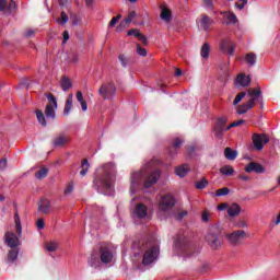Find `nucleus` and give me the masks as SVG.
<instances>
[{
  "label": "nucleus",
  "instance_id": "f257e3e1",
  "mask_svg": "<svg viewBox=\"0 0 280 280\" xmlns=\"http://www.w3.org/2000/svg\"><path fill=\"white\" fill-rule=\"evenodd\" d=\"M45 96L49 102L46 105L45 113H43V109H35L37 121L43 128H47V119H56V109L58 108V100H56V96L51 93H46Z\"/></svg>",
  "mask_w": 280,
  "mask_h": 280
},
{
  "label": "nucleus",
  "instance_id": "f03ea898",
  "mask_svg": "<svg viewBox=\"0 0 280 280\" xmlns=\"http://www.w3.org/2000/svg\"><path fill=\"white\" fill-rule=\"evenodd\" d=\"M132 250L135 257H138V255H141V253H144L142 258L143 266L154 264L159 257V247H149L148 243H144L143 241L133 243Z\"/></svg>",
  "mask_w": 280,
  "mask_h": 280
},
{
  "label": "nucleus",
  "instance_id": "7ed1b4c3",
  "mask_svg": "<svg viewBox=\"0 0 280 280\" xmlns=\"http://www.w3.org/2000/svg\"><path fill=\"white\" fill-rule=\"evenodd\" d=\"M170 167V164L153 159L149 162H147L139 171V173H136L135 176H161L163 174V170H167Z\"/></svg>",
  "mask_w": 280,
  "mask_h": 280
},
{
  "label": "nucleus",
  "instance_id": "20e7f679",
  "mask_svg": "<svg viewBox=\"0 0 280 280\" xmlns=\"http://www.w3.org/2000/svg\"><path fill=\"white\" fill-rule=\"evenodd\" d=\"M247 93L250 100L237 107L236 112L238 115H246L248 110L255 108V102H260V104L264 102V96H261V88H256L254 90L249 89L247 90Z\"/></svg>",
  "mask_w": 280,
  "mask_h": 280
},
{
  "label": "nucleus",
  "instance_id": "39448f33",
  "mask_svg": "<svg viewBox=\"0 0 280 280\" xmlns=\"http://www.w3.org/2000/svg\"><path fill=\"white\" fill-rule=\"evenodd\" d=\"M228 121L229 119L224 116L217 119V122L213 127V133L217 139H222V137H224V131L231 130V128H237V126H242V124H244V119H240L226 127Z\"/></svg>",
  "mask_w": 280,
  "mask_h": 280
},
{
  "label": "nucleus",
  "instance_id": "423d86ee",
  "mask_svg": "<svg viewBox=\"0 0 280 280\" xmlns=\"http://www.w3.org/2000/svg\"><path fill=\"white\" fill-rule=\"evenodd\" d=\"M246 237H248V235L244 230H234L231 233L225 234V240L228 244L232 246V248L243 246L244 240H246Z\"/></svg>",
  "mask_w": 280,
  "mask_h": 280
},
{
  "label": "nucleus",
  "instance_id": "0eeeda50",
  "mask_svg": "<svg viewBox=\"0 0 280 280\" xmlns=\"http://www.w3.org/2000/svg\"><path fill=\"white\" fill-rule=\"evenodd\" d=\"M206 241L212 250H219L222 248V241L220 240V230L217 226H212L210 232L206 236Z\"/></svg>",
  "mask_w": 280,
  "mask_h": 280
},
{
  "label": "nucleus",
  "instance_id": "6e6552de",
  "mask_svg": "<svg viewBox=\"0 0 280 280\" xmlns=\"http://www.w3.org/2000/svg\"><path fill=\"white\" fill-rule=\"evenodd\" d=\"M116 93H117V88L113 82L103 83L98 90V95L103 100H113Z\"/></svg>",
  "mask_w": 280,
  "mask_h": 280
},
{
  "label": "nucleus",
  "instance_id": "1a4fd4ad",
  "mask_svg": "<svg viewBox=\"0 0 280 280\" xmlns=\"http://www.w3.org/2000/svg\"><path fill=\"white\" fill-rule=\"evenodd\" d=\"M94 185L97 191H107V189H113L114 187L113 178L109 176L95 177Z\"/></svg>",
  "mask_w": 280,
  "mask_h": 280
},
{
  "label": "nucleus",
  "instance_id": "9d476101",
  "mask_svg": "<svg viewBox=\"0 0 280 280\" xmlns=\"http://www.w3.org/2000/svg\"><path fill=\"white\" fill-rule=\"evenodd\" d=\"M174 205H176V199H174V196L165 195L159 202V211L162 213H167V211H172V209H174Z\"/></svg>",
  "mask_w": 280,
  "mask_h": 280
},
{
  "label": "nucleus",
  "instance_id": "9b49d317",
  "mask_svg": "<svg viewBox=\"0 0 280 280\" xmlns=\"http://www.w3.org/2000/svg\"><path fill=\"white\" fill-rule=\"evenodd\" d=\"M252 141L254 143L255 150L260 152V150H264V145L270 142V138H268L266 133H254L252 136Z\"/></svg>",
  "mask_w": 280,
  "mask_h": 280
},
{
  "label": "nucleus",
  "instance_id": "f8f14e48",
  "mask_svg": "<svg viewBox=\"0 0 280 280\" xmlns=\"http://www.w3.org/2000/svg\"><path fill=\"white\" fill-rule=\"evenodd\" d=\"M133 220H143V218H148V207L143 203H138L132 212Z\"/></svg>",
  "mask_w": 280,
  "mask_h": 280
},
{
  "label": "nucleus",
  "instance_id": "ddd939ff",
  "mask_svg": "<svg viewBox=\"0 0 280 280\" xmlns=\"http://www.w3.org/2000/svg\"><path fill=\"white\" fill-rule=\"evenodd\" d=\"M245 172H247V174H253V172L254 174H264L266 168L257 162H250L245 166Z\"/></svg>",
  "mask_w": 280,
  "mask_h": 280
},
{
  "label": "nucleus",
  "instance_id": "4468645a",
  "mask_svg": "<svg viewBox=\"0 0 280 280\" xmlns=\"http://www.w3.org/2000/svg\"><path fill=\"white\" fill-rule=\"evenodd\" d=\"M4 242H5L7 246H9L10 248H16V246L21 245V242L19 241V237L15 236V234L12 233V232H7L5 233Z\"/></svg>",
  "mask_w": 280,
  "mask_h": 280
},
{
  "label": "nucleus",
  "instance_id": "2eb2a0df",
  "mask_svg": "<svg viewBox=\"0 0 280 280\" xmlns=\"http://www.w3.org/2000/svg\"><path fill=\"white\" fill-rule=\"evenodd\" d=\"M101 170L105 176H116L117 165L113 162L105 163L101 166Z\"/></svg>",
  "mask_w": 280,
  "mask_h": 280
},
{
  "label": "nucleus",
  "instance_id": "dca6fc26",
  "mask_svg": "<svg viewBox=\"0 0 280 280\" xmlns=\"http://www.w3.org/2000/svg\"><path fill=\"white\" fill-rule=\"evenodd\" d=\"M51 143L55 148H65L69 143V138L67 135L61 133L56 136Z\"/></svg>",
  "mask_w": 280,
  "mask_h": 280
},
{
  "label": "nucleus",
  "instance_id": "f3484780",
  "mask_svg": "<svg viewBox=\"0 0 280 280\" xmlns=\"http://www.w3.org/2000/svg\"><path fill=\"white\" fill-rule=\"evenodd\" d=\"M102 264H110L113 261V252L108 247H101Z\"/></svg>",
  "mask_w": 280,
  "mask_h": 280
},
{
  "label": "nucleus",
  "instance_id": "a211bd4d",
  "mask_svg": "<svg viewBox=\"0 0 280 280\" xmlns=\"http://www.w3.org/2000/svg\"><path fill=\"white\" fill-rule=\"evenodd\" d=\"M199 23L203 32H209L211 24L213 23V20H211V18H209V15L207 14H201Z\"/></svg>",
  "mask_w": 280,
  "mask_h": 280
},
{
  "label": "nucleus",
  "instance_id": "6ab92c4d",
  "mask_svg": "<svg viewBox=\"0 0 280 280\" xmlns=\"http://www.w3.org/2000/svg\"><path fill=\"white\" fill-rule=\"evenodd\" d=\"M221 49L226 51L229 56H233V54H235V45L228 39L221 42Z\"/></svg>",
  "mask_w": 280,
  "mask_h": 280
},
{
  "label": "nucleus",
  "instance_id": "aec40b11",
  "mask_svg": "<svg viewBox=\"0 0 280 280\" xmlns=\"http://www.w3.org/2000/svg\"><path fill=\"white\" fill-rule=\"evenodd\" d=\"M51 210V202L48 199H42L38 205V212L47 214Z\"/></svg>",
  "mask_w": 280,
  "mask_h": 280
},
{
  "label": "nucleus",
  "instance_id": "412c9836",
  "mask_svg": "<svg viewBox=\"0 0 280 280\" xmlns=\"http://www.w3.org/2000/svg\"><path fill=\"white\" fill-rule=\"evenodd\" d=\"M236 86H248L250 84V77L245 74H238L235 80Z\"/></svg>",
  "mask_w": 280,
  "mask_h": 280
},
{
  "label": "nucleus",
  "instance_id": "4be33fe9",
  "mask_svg": "<svg viewBox=\"0 0 280 280\" xmlns=\"http://www.w3.org/2000/svg\"><path fill=\"white\" fill-rule=\"evenodd\" d=\"M241 212H242V208L237 203H232L228 208V214L230 215V218H235L236 215H240Z\"/></svg>",
  "mask_w": 280,
  "mask_h": 280
},
{
  "label": "nucleus",
  "instance_id": "5701e85b",
  "mask_svg": "<svg viewBox=\"0 0 280 280\" xmlns=\"http://www.w3.org/2000/svg\"><path fill=\"white\" fill-rule=\"evenodd\" d=\"M190 170L191 168L189 167L188 164H182L175 168V174L177 176H187V174H189Z\"/></svg>",
  "mask_w": 280,
  "mask_h": 280
},
{
  "label": "nucleus",
  "instance_id": "b1692460",
  "mask_svg": "<svg viewBox=\"0 0 280 280\" xmlns=\"http://www.w3.org/2000/svg\"><path fill=\"white\" fill-rule=\"evenodd\" d=\"M60 86L62 91L67 92L73 86V83L71 82V79H69L67 75H63L60 81Z\"/></svg>",
  "mask_w": 280,
  "mask_h": 280
},
{
  "label": "nucleus",
  "instance_id": "393cba45",
  "mask_svg": "<svg viewBox=\"0 0 280 280\" xmlns=\"http://www.w3.org/2000/svg\"><path fill=\"white\" fill-rule=\"evenodd\" d=\"M71 108H73V94H69L65 104L63 115L67 116L71 113Z\"/></svg>",
  "mask_w": 280,
  "mask_h": 280
},
{
  "label": "nucleus",
  "instance_id": "a878e982",
  "mask_svg": "<svg viewBox=\"0 0 280 280\" xmlns=\"http://www.w3.org/2000/svg\"><path fill=\"white\" fill-rule=\"evenodd\" d=\"M245 62L248 67H255L257 65V55L254 52H248L245 55Z\"/></svg>",
  "mask_w": 280,
  "mask_h": 280
},
{
  "label": "nucleus",
  "instance_id": "bb28decb",
  "mask_svg": "<svg viewBox=\"0 0 280 280\" xmlns=\"http://www.w3.org/2000/svg\"><path fill=\"white\" fill-rule=\"evenodd\" d=\"M224 156L228 161H235L237 159V151L228 147L224 150Z\"/></svg>",
  "mask_w": 280,
  "mask_h": 280
},
{
  "label": "nucleus",
  "instance_id": "cd10ccee",
  "mask_svg": "<svg viewBox=\"0 0 280 280\" xmlns=\"http://www.w3.org/2000/svg\"><path fill=\"white\" fill-rule=\"evenodd\" d=\"M160 18L162 21H165V23H170L172 21V11L165 7L162 8Z\"/></svg>",
  "mask_w": 280,
  "mask_h": 280
},
{
  "label": "nucleus",
  "instance_id": "c85d7f7f",
  "mask_svg": "<svg viewBox=\"0 0 280 280\" xmlns=\"http://www.w3.org/2000/svg\"><path fill=\"white\" fill-rule=\"evenodd\" d=\"M59 246L60 244L58 243V241H50L46 243L45 248L46 250H48V253H56Z\"/></svg>",
  "mask_w": 280,
  "mask_h": 280
},
{
  "label": "nucleus",
  "instance_id": "c756f323",
  "mask_svg": "<svg viewBox=\"0 0 280 280\" xmlns=\"http://www.w3.org/2000/svg\"><path fill=\"white\" fill-rule=\"evenodd\" d=\"M135 16H137V12L130 11L129 14L127 15V18H125V20L119 24L118 30L120 27H124V25H130V23H132V19H135Z\"/></svg>",
  "mask_w": 280,
  "mask_h": 280
},
{
  "label": "nucleus",
  "instance_id": "7c9ffc66",
  "mask_svg": "<svg viewBox=\"0 0 280 280\" xmlns=\"http://www.w3.org/2000/svg\"><path fill=\"white\" fill-rule=\"evenodd\" d=\"M14 222H15V232L18 235L21 236V233H23V226L21 225V217L19 215V212L14 214Z\"/></svg>",
  "mask_w": 280,
  "mask_h": 280
},
{
  "label": "nucleus",
  "instance_id": "2f4dec72",
  "mask_svg": "<svg viewBox=\"0 0 280 280\" xmlns=\"http://www.w3.org/2000/svg\"><path fill=\"white\" fill-rule=\"evenodd\" d=\"M16 259H19V250L13 249L10 250L7 257V262L8 264H14V261H16Z\"/></svg>",
  "mask_w": 280,
  "mask_h": 280
},
{
  "label": "nucleus",
  "instance_id": "473e14b6",
  "mask_svg": "<svg viewBox=\"0 0 280 280\" xmlns=\"http://www.w3.org/2000/svg\"><path fill=\"white\" fill-rule=\"evenodd\" d=\"M222 14L224 15V19L229 20V23L231 25H235V23H237V15H235V13H233V12H223Z\"/></svg>",
  "mask_w": 280,
  "mask_h": 280
},
{
  "label": "nucleus",
  "instance_id": "72a5a7b5",
  "mask_svg": "<svg viewBox=\"0 0 280 280\" xmlns=\"http://www.w3.org/2000/svg\"><path fill=\"white\" fill-rule=\"evenodd\" d=\"M220 172L223 176H232L235 173V170L231 165H225L220 168Z\"/></svg>",
  "mask_w": 280,
  "mask_h": 280
},
{
  "label": "nucleus",
  "instance_id": "f704fd0d",
  "mask_svg": "<svg viewBox=\"0 0 280 280\" xmlns=\"http://www.w3.org/2000/svg\"><path fill=\"white\" fill-rule=\"evenodd\" d=\"M89 167H90L89 160L84 159L81 164L80 175L86 176V174H89Z\"/></svg>",
  "mask_w": 280,
  "mask_h": 280
},
{
  "label": "nucleus",
  "instance_id": "c9c22d12",
  "mask_svg": "<svg viewBox=\"0 0 280 280\" xmlns=\"http://www.w3.org/2000/svg\"><path fill=\"white\" fill-rule=\"evenodd\" d=\"M159 180V177L156 176H153V177H148L145 180H144V187L145 189L152 187V185H156V182Z\"/></svg>",
  "mask_w": 280,
  "mask_h": 280
},
{
  "label": "nucleus",
  "instance_id": "e433bc0d",
  "mask_svg": "<svg viewBox=\"0 0 280 280\" xmlns=\"http://www.w3.org/2000/svg\"><path fill=\"white\" fill-rule=\"evenodd\" d=\"M57 23H60V25H66V23H69V15H67V12H61V16L57 20Z\"/></svg>",
  "mask_w": 280,
  "mask_h": 280
},
{
  "label": "nucleus",
  "instance_id": "4c0bfd02",
  "mask_svg": "<svg viewBox=\"0 0 280 280\" xmlns=\"http://www.w3.org/2000/svg\"><path fill=\"white\" fill-rule=\"evenodd\" d=\"M73 189H75V185L73 184V182H70L68 184V187L63 191V196H71L73 194Z\"/></svg>",
  "mask_w": 280,
  "mask_h": 280
},
{
  "label": "nucleus",
  "instance_id": "58836bf2",
  "mask_svg": "<svg viewBox=\"0 0 280 280\" xmlns=\"http://www.w3.org/2000/svg\"><path fill=\"white\" fill-rule=\"evenodd\" d=\"M209 45L207 43H205L201 47V58H209Z\"/></svg>",
  "mask_w": 280,
  "mask_h": 280
},
{
  "label": "nucleus",
  "instance_id": "ea45409f",
  "mask_svg": "<svg viewBox=\"0 0 280 280\" xmlns=\"http://www.w3.org/2000/svg\"><path fill=\"white\" fill-rule=\"evenodd\" d=\"M244 97H246V92L238 93L233 101L234 106H237L240 104V102H242V100H244Z\"/></svg>",
  "mask_w": 280,
  "mask_h": 280
},
{
  "label": "nucleus",
  "instance_id": "a19ab883",
  "mask_svg": "<svg viewBox=\"0 0 280 280\" xmlns=\"http://www.w3.org/2000/svg\"><path fill=\"white\" fill-rule=\"evenodd\" d=\"M209 185V182L206 178L196 183V189H205Z\"/></svg>",
  "mask_w": 280,
  "mask_h": 280
},
{
  "label": "nucleus",
  "instance_id": "79ce46f5",
  "mask_svg": "<svg viewBox=\"0 0 280 280\" xmlns=\"http://www.w3.org/2000/svg\"><path fill=\"white\" fill-rule=\"evenodd\" d=\"M49 174V168L47 166H43L37 172H35V176H47Z\"/></svg>",
  "mask_w": 280,
  "mask_h": 280
},
{
  "label": "nucleus",
  "instance_id": "37998d69",
  "mask_svg": "<svg viewBox=\"0 0 280 280\" xmlns=\"http://www.w3.org/2000/svg\"><path fill=\"white\" fill-rule=\"evenodd\" d=\"M231 190L229 189V188H226V187H223V188H221V189H218L217 191H215V196H229V192H230Z\"/></svg>",
  "mask_w": 280,
  "mask_h": 280
},
{
  "label": "nucleus",
  "instance_id": "c03bdc74",
  "mask_svg": "<svg viewBox=\"0 0 280 280\" xmlns=\"http://www.w3.org/2000/svg\"><path fill=\"white\" fill-rule=\"evenodd\" d=\"M121 19V14H118L116 16H114L110 22H109V27H115V25H117V23H119V20Z\"/></svg>",
  "mask_w": 280,
  "mask_h": 280
},
{
  "label": "nucleus",
  "instance_id": "a18cd8bd",
  "mask_svg": "<svg viewBox=\"0 0 280 280\" xmlns=\"http://www.w3.org/2000/svg\"><path fill=\"white\" fill-rule=\"evenodd\" d=\"M137 54L139 56H148V50H145V48L141 47V45L137 44Z\"/></svg>",
  "mask_w": 280,
  "mask_h": 280
},
{
  "label": "nucleus",
  "instance_id": "49530a36",
  "mask_svg": "<svg viewBox=\"0 0 280 280\" xmlns=\"http://www.w3.org/2000/svg\"><path fill=\"white\" fill-rule=\"evenodd\" d=\"M141 34V32H139V30L137 28H131L128 31L127 36H136V38Z\"/></svg>",
  "mask_w": 280,
  "mask_h": 280
},
{
  "label": "nucleus",
  "instance_id": "de8ad7c7",
  "mask_svg": "<svg viewBox=\"0 0 280 280\" xmlns=\"http://www.w3.org/2000/svg\"><path fill=\"white\" fill-rule=\"evenodd\" d=\"M203 3L206 8H208V10L213 11V9L215 8V5H213V0H203Z\"/></svg>",
  "mask_w": 280,
  "mask_h": 280
},
{
  "label": "nucleus",
  "instance_id": "09e8293b",
  "mask_svg": "<svg viewBox=\"0 0 280 280\" xmlns=\"http://www.w3.org/2000/svg\"><path fill=\"white\" fill-rule=\"evenodd\" d=\"M180 145H183V140H180L179 138H176V139L173 141V148H174V150H178V148H180Z\"/></svg>",
  "mask_w": 280,
  "mask_h": 280
},
{
  "label": "nucleus",
  "instance_id": "8fccbe9b",
  "mask_svg": "<svg viewBox=\"0 0 280 280\" xmlns=\"http://www.w3.org/2000/svg\"><path fill=\"white\" fill-rule=\"evenodd\" d=\"M7 8H8L9 12H13V10H16V8H18L16 2L14 0H11L9 2V5L7 4Z\"/></svg>",
  "mask_w": 280,
  "mask_h": 280
},
{
  "label": "nucleus",
  "instance_id": "3c124183",
  "mask_svg": "<svg viewBox=\"0 0 280 280\" xmlns=\"http://www.w3.org/2000/svg\"><path fill=\"white\" fill-rule=\"evenodd\" d=\"M8 168V159L3 158L0 160V170L3 172Z\"/></svg>",
  "mask_w": 280,
  "mask_h": 280
},
{
  "label": "nucleus",
  "instance_id": "603ef678",
  "mask_svg": "<svg viewBox=\"0 0 280 280\" xmlns=\"http://www.w3.org/2000/svg\"><path fill=\"white\" fill-rule=\"evenodd\" d=\"M137 38H138V40H140V43H142V45H148V37H145V35H143V34H139L138 36H137Z\"/></svg>",
  "mask_w": 280,
  "mask_h": 280
},
{
  "label": "nucleus",
  "instance_id": "864d4df0",
  "mask_svg": "<svg viewBox=\"0 0 280 280\" xmlns=\"http://www.w3.org/2000/svg\"><path fill=\"white\" fill-rule=\"evenodd\" d=\"M118 60L120 61V65H121L122 67H128V60H126V56L119 55V56H118Z\"/></svg>",
  "mask_w": 280,
  "mask_h": 280
},
{
  "label": "nucleus",
  "instance_id": "5fc2aeb1",
  "mask_svg": "<svg viewBox=\"0 0 280 280\" xmlns=\"http://www.w3.org/2000/svg\"><path fill=\"white\" fill-rule=\"evenodd\" d=\"M36 226L39 231H42V229H45V221L43 219H38L36 222Z\"/></svg>",
  "mask_w": 280,
  "mask_h": 280
},
{
  "label": "nucleus",
  "instance_id": "6e6d98bb",
  "mask_svg": "<svg viewBox=\"0 0 280 280\" xmlns=\"http://www.w3.org/2000/svg\"><path fill=\"white\" fill-rule=\"evenodd\" d=\"M34 34H36V31L30 28L24 33L25 38H32V36H34Z\"/></svg>",
  "mask_w": 280,
  "mask_h": 280
},
{
  "label": "nucleus",
  "instance_id": "4d7b16f0",
  "mask_svg": "<svg viewBox=\"0 0 280 280\" xmlns=\"http://www.w3.org/2000/svg\"><path fill=\"white\" fill-rule=\"evenodd\" d=\"M188 215L187 210H183L182 212H179L176 217V220H183L185 217Z\"/></svg>",
  "mask_w": 280,
  "mask_h": 280
},
{
  "label": "nucleus",
  "instance_id": "13d9d810",
  "mask_svg": "<svg viewBox=\"0 0 280 280\" xmlns=\"http://www.w3.org/2000/svg\"><path fill=\"white\" fill-rule=\"evenodd\" d=\"M8 8V0H0V12H3Z\"/></svg>",
  "mask_w": 280,
  "mask_h": 280
},
{
  "label": "nucleus",
  "instance_id": "bf43d9fd",
  "mask_svg": "<svg viewBox=\"0 0 280 280\" xmlns=\"http://www.w3.org/2000/svg\"><path fill=\"white\" fill-rule=\"evenodd\" d=\"M236 229H248L247 222H240L235 224Z\"/></svg>",
  "mask_w": 280,
  "mask_h": 280
},
{
  "label": "nucleus",
  "instance_id": "052dcab7",
  "mask_svg": "<svg viewBox=\"0 0 280 280\" xmlns=\"http://www.w3.org/2000/svg\"><path fill=\"white\" fill-rule=\"evenodd\" d=\"M209 219H210L209 212L205 211V212L201 214V220H202V222H209Z\"/></svg>",
  "mask_w": 280,
  "mask_h": 280
},
{
  "label": "nucleus",
  "instance_id": "680f3d73",
  "mask_svg": "<svg viewBox=\"0 0 280 280\" xmlns=\"http://www.w3.org/2000/svg\"><path fill=\"white\" fill-rule=\"evenodd\" d=\"M77 101L79 104L84 102V96L82 95V92H80V91L77 92Z\"/></svg>",
  "mask_w": 280,
  "mask_h": 280
},
{
  "label": "nucleus",
  "instance_id": "e2e57ef3",
  "mask_svg": "<svg viewBox=\"0 0 280 280\" xmlns=\"http://www.w3.org/2000/svg\"><path fill=\"white\" fill-rule=\"evenodd\" d=\"M20 86H25V89H30V81L27 79H23L20 83Z\"/></svg>",
  "mask_w": 280,
  "mask_h": 280
},
{
  "label": "nucleus",
  "instance_id": "0e129e2a",
  "mask_svg": "<svg viewBox=\"0 0 280 280\" xmlns=\"http://www.w3.org/2000/svg\"><path fill=\"white\" fill-rule=\"evenodd\" d=\"M80 104H81L82 110L86 113V110H89V105L86 104V101H82Z\"/></svg>",
  "mask_w": 280,
  "mask_h": 280
},
{
  "label": "nucleus",
  "instance_id": "69168bd1",
  "mask_svg": "<svg viewBox=\"0 0 280 280\" xmlns=\"http://www.w3.org/2000/svg\"><path fill=\"white\" fill-rule=\"evenodd\" d=\"M67 40H69V32L65 31L63 32V43H67Z\"/></svg>",
  "mask_w": 280,
  "mask_h": 280
},
{
  "label": "nucleus",
  "instance_id": "338daca9",
  "mask_svg": "<svg viewBox=\"0 0 280 280\" xmlns=\"http://www.w3.org/2000/svg\"><path fill=\"white\" fill-rule=\"evenodd\" d=\"M226 203H221L220 206H218V210L219 211H224V209H226Z\"/></svg>",
  "mask_w": 280,
  "mask_h": 280
},
{
  "label": "nucleus",
  "instance_id": "774afa93",
  "mask_svg": "<svg viewBox=\"0 0 280 280\" xmlns=\"http://www.w3.org/2000/svg\"><path fill=\"white\" fill-rule=\"evenodd\" d=\"M273 223L276 224V226L280 224V212H279V214L276 217V220L273 221Z\"/></svg>",
  "mask_w": 280,
  "mask_h": 280
}]
</instances>
